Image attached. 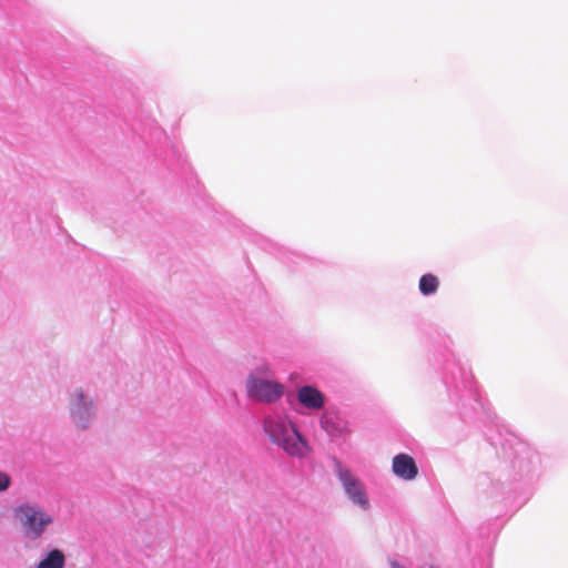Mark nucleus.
I'll return each mask as SVG.
<instances>
[{
    "label": "nucleus",
    "mask_w": 568,
    "mask_h": 568,
    "mask_svg": "<svg viewBox=\"0 0 568 568\" xmlns=\"http://www.w3.org/2000/svg\"><path fill=\"white\" fill-rule=\"evenodd\" d=\"M392 468L394 474L404 480H413L418 474L415 460L407 454L396 455Z\"/></svg>",
    "instance_id": "nucleus-5"
},
{
    "label": "nucleus",
    "mask_w": 568,
    "mask_h": 568,
    "mask_svg": "<svg viewBox=\"0 0 568 568\" xmlns=\"http://www.w3.org/2000/svg\"><path fill=\"white\" fill-rule=\"evenodd\" d=\"M419 291L423 295L434 294L439 286L438 278L433 274H424L419 280Z\"/></svg>",
    "instance_id": "nucleus-8"
},
{
    "label": "nucleus",
    "mask_w": 568,
    "mask_h": 568,
    "mask_svg": "<svg viewBox=\"0 0 568 568\" xmlns=\"http://www.w3.org/2000/svg\"><path fill=\"white\" fill-rule=\"evenodd\" d=\"M14 516L19 520L26 536L38 539L45 528L52 523V517L38 506L24 504L14 509Z\"/></svg>",
    "instance_id": "nucleus-2"
},
{
    "label": "nucleus",
    "mask_w": 568,
    "mask_h": 568,
    "mask_svg": "<svg viewBox=\"0 0 568 568\" xmlns=\"http://www.w3.org/2000/svg\"><path fill=\"white\" fill-rule=\"evenodd\" d=\"M298 402L311 409H320L324 405L323 394L313 386H303L297 392Z\"/></svg>",
    "instance_id": "nucleus-6"
},
{
    "label": "nucleus",
    "mask_w": 568,
    "mask_h": 568,
    "mask_svg": "<svg viewBox=\"0 0 568 568\" xmlns=\"http://www.w3.org/2000/svg\"><path fill=\"white\" fill-rule=\"evenodd\" d=\"M247 396L262 403H274L284 394V386L273 379L257 375L256 372L250 374L246 381Z\"/></svg>",
    "instance_id": "nucleus-3"
},
{
    "label": "nucleus",
    "mask_w": 568,
    "mask_h": 568,
    "mask_svg": "<svg viewBox=\"0 0 568 568\" xmlns=\"http://www.w3.org/2000/svg\"><path fill=\"white\" fill-rule=\"evenodd\" d=\"M10 477L6 473L0 471V491L7 490L10 486Z\"/></svg>",
    "instance_id": "nucleus-9"
},
{
    "label": "nucleus",
    "mask_w": 568,
    "mask_h": 568,
    "mask_svg": "<svg viewBox=\"0 0 568 568\" xmlns=\"http://www.w3.org/2000/svg\"><path fill=\"white\" fill-rule=\"evenodd\" d=\"M264 429L271 440L281 446L291 456H303L308 446L300 435L294 424L282 418H267Z\"/></svg>",
    "instance_id": "nucleus-1"
},
{
    "label": "nucleus",
    "mask_w": 568,
    "mask_h": 568,
    "mask_svg": "<svg viewBox=\"0 0 568 568\" xmlns=\"http://www.w3.org/2000/svg\"><path fill=\"white\" fill-rule=\"evenodd\" d=\"M335 464L338 478L342 481V485L347 496L354 504H357L363 509H367L369 503L366 496L364 485L348 469L344 468L339 462H336Z\"/></svg>",
    "instance_id": "nucleus-4"
},
{
    "label": "nucleus",
    "mask_w": 568,
    "mask_h": 568,
    "mask_svg": "<svg viewBox=\"0 0 568 568\" xmlns=\"http://www.w3.org/2000/svg\"><path fill=\"white\" fill-rule=\"evenodd\" d=\"M390 565H392V568H405L395 561H393Z\"/></svg>",
    "instance_id": "nucleus-11"
},
{
    "label": "nucleus",
    "mask_w": 568,
    "mask_h": 568,
    "mask_svg": "<svg viewBox=\"0 0 568 568\" xmlns=\"http://www.w3.org/2000/svg\"><path fill=\"white\" fill-rule=\"evenodd\" d=\"M78 398H79V402H83V399H84L83 394H82V393H79Z\"/></svg>",
    "instance_id": "nucleus-12"
},
{
    "label": "nucleus",
    "mask_w": 568,
    "mask_h": 568,
    "mask_svg": "<svg viewBox=\"0 0 568 568\" xmlns=\"http://www.w3.org/2000/svg\"><path fill=\"white\" fill-rule=\"evenodd\" d=\"M263 372H264L265 374H268V373H270V369H268L267 367H265V368L263 369Z\"/></svg>",
    "instance_id": "nucleus-13"
},
{
    "label": "nucleus",
    "mask_w": 568,
    "mask_h": 568,
    "mask_svg": "<svg viewBox=\"0 0 568 568\" xmlns=\"http://www.w3.org/2000/svg\"><path fill=\"white\" fill-rule=\"evenodd\" d=\"M322 426L328 434H333L331 420L328 418H324L322 420Z\"/></svg>",
    "instance_id": "nucleus-10"
},
{
    "label": "nucleus",
    "mask_w": 568,
    "mask_h": 568,
    "mask_svg": "<svg viewBox=\"0 0 568 568\" xmlns=\"http://www.w3.org/2000/svg\"><path fill=\"white\" fill-rule=\"evenodd\" d=\"M65 556L60 549L51 550L37 565V568H64Z\"/></svg>",
    "instance_id": "nucleus-7"
}]
</instances>
